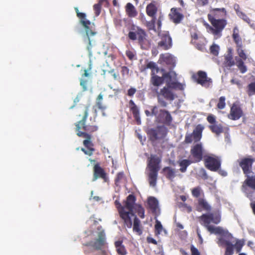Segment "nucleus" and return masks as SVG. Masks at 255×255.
<instances>
[{"instance_id":"nucleus-19","label":"nucleus","mask_w":255,"mask_h":255,"mask_svg":"<svg viewBox=\"0 0 255 255\" xmlns=\"http://www.w3.org/2000/svg\"><path fill=\"white\" fill-rule=\"evenodd\" d=\"M159 47L164 49H168L172 45V39L169 36L168 32H165L161 35V40L158 43Z\"/></svg>"},{"instance_id":"nucleus-44","label":"nucleus","mask_w":255,"mask_h":255,"mask_svg":"<svg viewBox=\"0 0 255 255\" xmlns=\"http://www.w3.org/2000/svg\"><path fill=\"white\" fill-rule=\"evenodd\" d=\"M202 189L200 186L196 187L191 190L192 195L193 197L198 198L201 194Z\"/></svg>"},{"instance_id":"nucleus-16","label":"nucleus","mask_w":255,"mask_h":255,"mask_svg":"<svg viewBox=\"0 0 255 255\" xmlns=\"http://www.w3.org/2000/svg\"><path fill=\"white\" fill-rule=\"evenodd\" d=\"M156 120L160 123L170 126L172 122V118L170 113L165 110L160 109Z\"/></svg>"},{"instance_id":"nucleus-27","label":"nucleus","mask_w":255,"mask_h":255,"mask_svg":"<svg viewBox=\"0 0 255 255\" xmlns=\"http://www.w3.org/2000/svg\"><path fill=\"white\" fill-rule=\"evenodd\" d=\"M169 16L172 20L175 23H179L183 18V14L178 12L175 8H171Z\"/></svg>"},{"instance_id":"nucleus-15","label":"nucleus","mask_w":255,"mask_h":255,"mask_svg":"<svg viewBox=\"0 0 255 255\" xmlns=\"http://www.w3.org/2000/svg\"><path fill=\"white\" fill-rule=\"evenodd\" d=\"M98 178H102L104 182H107L109 180L108 177L104 169L102 168L99 163L96 164L93 167V181H95Z\"/></svg>"},{"instance_id":"nucleus-20","label":"nucleus","mask_w":255,"mask_h":255,"mask_svg":"<svg viewBox=\"0 0 255 255\" xmlns=\"http://www.w3.org/2000/svg\"><path fill=\"white\" fill-rule=\"evenodd\" d=\"M106 237L104 231L100 232L98 233V238L95 240L92 246L97 250H102L105 246Z\"/></svg>"},{"instance_id":"nucleus-7","label":"nucleus","mask_w":255,"mask_h":255,"mask_svg":"<svg viewBox=\"0 0 255 255\" xmlns=\"http://www.w3.org/2000/svg\"><path fill=\"white\" fill-rule=\"evenodd\" d=\"M146 133L150 140L154 142L158 139L164 138L167 133V129L163 126H158L155 128L149 129Z\"/></svg>"},{"instance_id":"nucleus-36","label":"nucleus","mask_w":255,"mask_h":255,"mask_svg":"<svg viewBox=\"0 0 255 255\" xmlns=\"http://www.w3.org/2000/svg\"><path fill=\"white\" fill-rule=\"evenodd\" d=\"M136 213L140 218L143 219L144 218V209L141 205H135L133 208V212Z\"/></svg>"},{"instance_id":"nucleus-50","label":"nucleus","mask_w":255,"mask_h":255,"mask_svg":"<svg viewBox=\"0 0 255 255\" xmlns=\"http://www.w3.org/2000/svg\"><path fill=\"white\" fill-rule=\"evenodd\" d=\"M88 80L81 79L80 80V85L82 87L83 91L87 90Z\"/></svg>"},{"instance_id":"nucleus-22","label":"nucleus","mask_w":255,"mask_h":255,"mask_svg":"<svg viewBox=\"0 0 255 255\" xmlns=\"http://www.w3.org/2000/svg\"><path fill=\"white\" fill-rule=\"evenodd\" d=\"M243 115V111L241 108L236 105L234 104L231 108L229 118L233 120L239 119Z\"/></svg>"},{"instance_id":"nucleus-46","label":"nucleus","mask_w":255,"mask_h":255,"mask_svg":"<svg viewBox=\"0 0 255 255\" xmlns=\"http://www.w3.org/2000/svg\"><path fill=\"white\" fill-rule=\"evenodd\" d=\"M170 87L174 89H177L180 90L184 89V85L178 82H172Z\"/></svg>"},{"instance_id":"nucleus-5","label":"nucleus","mask_w":255,"mask_h":255,"mask_svg":"<svg viewBox=\"0 0 255 255\" xmlns=\"http://www.w3.org/2000/svg\"><path fill=\"white\" fill-rule=\"evenodd\" d=\"M80 23L82 24L84 28L85 31L83 35V39L85 42H88V45L87 47V49L89 51V54H91L92 51L91 49L92 47V42H95L94 40L92 38V37L95 36L97 33L93 31L88 26L91 24L92 22L89 20L85 19H81L80 20Z\"/></svg>"},{"instance_id":"nucleus-41","label":"nucleus","mask_w":255,"mask_h":255,"mask_svg":"<svg viewBox=\"0 0 255 255\" xmlns=\"http://www.w3.org/2000/svg\"><path fill=\"white\" fill-rule=\"evenodd\" d=\"M233 38L237 45V47L242 46V39L239 33L233 34Z\"/></svg>"},{"instance_id":"nucleus-57","label":"nucleus","mask_w":255,"mask_h":255,"mask_svg":"<svg viewBox=\"0 0 255 255\" xmlns=\"http://www.w3.org/2000/svg\"><path fill=\"white\" fill-rule=\"evenodd\" d=\"M128 37L130 39H131L132 40H136L137 39V34H136V31L135 32L130 31L128 33Z\"/></svg>"},{"instance_id":"nucleus-8","label":"nucleus","mask_w":255,"mask_h":255,"mask_svg":"<svg viewBox=\"0 0 255 255\" xmlns=\"http://www.w3.org/2000/svg\"><path fill=\"white\" fill-rule=\"evenodd\" d=\"M247 178L242 186V190L251 200L255 193V176L246 175Z\"/></svg>"},{"instance_id":"nucleus-40","label":"nucleus","mask_w":255,"mask_h":255,"mask_svg":"<svg viewBox=\"0 0 255 255\" xmlns=\"http://www.w3.org/2000/svg\"><path fill=\"white\" fill-rule=\"evenodd\" d=\"M163 230V228L160 222L158 220H156L155 224V235L157 236H158L160 234Z\"/></svg>"},{"instance_id":"nucleus-58","label":"nucleus","mask_w":255,"mask_h":255,"mask_svg":"<svg viewBox=\"0 0 255 255\" xmlns=\"http://www.w3.org/2000/svg\"><path fill=\"white\" fill-rule=\"evenodd\" d=\"M234 8L238 16H240L241 14V13H243L242 11H241L240 10V5L238 4H237V3L235 4L234 5Z\"/></svg>"},{"instance_id":"nucleus-47","label":"nucleus","mask_w":255,"mask_h":255,"mask_svg":"<svg viewBox=\"0 0 255 255\" xmlns=\"http://www.w3.org/2000/svg\"><path fill=\"white\" fill-rule=\"evenodd\" d=\"M211 222L218 224L221 221V216L220 215H214L213 214L211 213Z\"/></svg>"},{"instance_id":"nucleus-14","label":"nucleus","mask_w":255,"mask_h":255,"mask_svg":"<svg viewBox=\"0 0 255 255\" xmlns=\"http://www.w3.org/2000/svg\"><path fill=\"white\" fill-rule=\"evenodd\" d=\"M115 204L118 209L120 217L124 221V225L128 228H131L132 227V221L131 218H128V213L124 206H122L120 202L116 200Z\"/></svg>"},{"instance_id":"nucleus-42","label":"nucleus","mask_w":255,"mask_h":255,"mask_svg":"<svg viewBox=\"0 0 255 255\" xmlns=\"http://www.w3.org/2000/svg\"><path fill=\"white\" fill-rule=\"evenodd\" d=\"M219 49V46L215 43H213L210 48L211 53L215 56L218 55Z\"/></svg>"},{"instance_id":"nucleus-59","label":"nucleus","mask_w":255,"mask_h":255,"mask_svg":"<svg viewBox=\"0 0 255 255\" xmlns=\"http://www.w3.org/2000/svg\"><path fill=\"white\" fill-rule=\"evenodd\" d=\"M136 90L133 88H130L128 91V95L129 97H132L135 93Z\"/></svg>"},{"instance_id":"nucleus-33","label":"nucleus","mask_w":255,"mask_h":255,"mask_svg":"<svg viewBox=\"0 0 255 255\" xmlns=\"http://www.w3.org/2000/svg\"><path fill=\"white\" fill-rule=\"evenodd\" d=\"M133 231L136 232L138 235H141L142 233V230L140 228V221L136 216H135L133 220Z\"/></svg>"},{"instance_id":"nucleus-25","label":"nucleus","mask_w":255,"mask_h":255,"mask_svg":"<svg viewBox=\"0 0 255 255\" xmlns=\"http://www.w3.org/2000/svg\"><path fill=\"white\" fill-rule=\"evenodd\" d=\"M137 36H138V40L142 48L144 49V42L146 40L147 35L145 32L141 28L137 27L136 30Z\"/></svg>"},{"instance_id":"nucleus-9","label":"nucleus","mask_w":255,"mask_h":255,"mask_svg":"<svg viewBox=\"0 0 255 255\" xmlns=\"http://www.w3.org/2000/svg\"><path fill=\"white\" fill-rule=\"evenodd\" d=\"M205 166L212 171H217L220 169L221 161L220 157L215 155H205L204 157Z\"/></svg>"},{"instance_id":"nucleus-4","label":"nucleus","mask_w":255,"mask_h":255,"mask_svg":"<svg viewBox=\"0 0 255 255\" xmlns=\"http://www.w3.org/2000/svg\"><path fill=\"white\" fill-rule=\"evenodd\" d=\"M209 20L212 26L209 24H206V28L214 36V39H217L222 36V31L227 24V21L224 19H216L211 14L208 15Z\"/></svg>"},{"instance_id":"nucleus-38","label":"nucleus","mask_w":255,"mask_h":255,"mask_svg":"<svg viewBox=\"0 0 255 255\" xmlns=\"http://www.w3.org/2000/svg\"><path fill=\"white\" fill-rule=\"evenodd\" d=\"M237 48V52L241 58V59L238 61V64H244L243 60H245L247 59V55L244 50L242 49V47H238Z\"/></svg>"},{"instance_id":"nucleus-21","label":"nucleus","mask_w":255,"mask_h":255,"mask_svg":"<svg viewBox=\"0 0 255 255\" xmlns=\"http://www.w3.org/2000/svg\"><path fill=\"white\" fill-rule=\"evenodd\" d=\"M196 210L199 212L205 211L210 212L212 210V207L206 199L199 198L197 200V203L196 205Z\"/></svg>"},{"instance_id":"nucleus-63","label":"nucleus","mask_w":255,"mask_h":255,"mask_svg":"<svg viewBox=\"0 0 255 255\" xmlns=\"http://www.w3.org/2000/svg\"><path fill=\"white\" fill-rule=\"evenodd\" d=\"M77 15L78 17H79L81 19H86V13H85L78 12H77Z\"/></svg>"},{"instance_id":"nucleus-43","label":"nucleus","mask_w":255,"mask_h":255,"mask_svg":"<svg viewBox=\"0 0 255 255\" xmlns=\"http://www.w3.org/2000/svg\"><path fill=\"white\" fill-rule=\"evenodd\" d=\"M232 49L229 48L228 50V54L225 56V59L228 64H235L234 61H232Z\"/></svg>"},{"instance_id":"nucleus-39","label":"nucleus","mask_w":255,"mask_h":255,"mask_svg":"<svg viewBox=\"0 0 255 255\" xmlns=\"http://www.w3.org/2000/svg\"><path fill=\"white\" fill-rule=\"evenodd\" d=\"M247 93L250 97L255 95V82H252L248 85Z\"/></svg>"},{"instance_id":"nucleus-2","label":"nucleus","mask_w":255,"mask_h":255,"mask_svg":"<svg viewBox=\"0 0 255 255\" xmlns=\"http://www.w3.org/2000/svg\"><path fill=\"white\" fill-rule=\"evenodd\" d=\"M77 110L79 112L77 116L82 119L75 124L76 134L79 137L85 138L83 141V144L87 149L82 148L81 150L85 154L91 156L95 151L94 143L92 141V136L91 133L97 131L98 127L96 125L86 124L89 114L88 106L84 105L78 107Z\"/></svg>"},{"instance_id":"nucleus-10","label":"nucleus","mask_w":255,"mask_h":255,"mask_svg":"<svg viewBox=\"0 0 255 255\" xmlns=\"http://www.w3.org/2000/svg\"><path fill=\"white\" fill-rule=\"evenodd\" d=\"M205 149L202 142L196 143L194 144L190 149V159L193 162L197 163L203 159L205 155H204Z\"/></svg>"},{"instance_id":"nucleus-48","label":"nucleus","mask_w":255,"mask_h":255,"mask_svg":"<svg viewBox=\"0 0 255 255\" xmlns=\"http://www.w3.org/2000/svg\"><path fill=\"white\" fill-rule=\"evenodd\" d=\"M155 21L156 17H153V18H152L151 21L148 23V27L150 30H153L155 31Z\"/></svg>"},{"instance_id":"nucleus-37","label":"nucleus","mask_w":255,"mask_h":255,"mask_svg":"<svg viewBox=\"0 0 255 255\" xmlns=\"http://www.w3.org/2000/svg\"><path fill=\"white\" fill-rule=\"evenodd\" d=\"M81 76L82 77H88L92 73V65H88L87 67H85L81 70Z\"/></svg>"},{"instance_id":"nucleus-54","label":"nucleus","mask_w":255,"mask_h":255,"mask_svg":"<svg viewBox=\"0 0 255 255\" xmlns=\"http://www.w3.org/2000/svg\"><path fill=\"white\" fill-rule=\"evenodd\" d=\"M238 16L240 17L241 18H242L243 20H244L247 23H248L249 24L250 23V22H251L250 19L249 18V17H248L247 16V15L245 13L243 12L242 13H241V14L240 16Z\"/></svg>"},{"instance_id":"nucleus-52","label":"nucleus","mask_w":255,"mask_h":255,"mask_svg":"<svg viewBox=\"0 0 255 255\" xmlns=\"http://www.w3.org/2000/svg\"><path fill=\"white\" fill-rule=\"evenodd\" d=\"M158 108L157 106H153L151 108V114L152 116H155L156 119L157 118V116L159 114L158 113Z\"/></svg>"},{"instance_id":"nucleus-24","label":"nucleus","mask_w":255,"mask_h":255,"mask_svg":"<svg viewBox=\"0 0 255 255\" xmlns=\"http://www.w3.org/2000/svg\"><path fill=\"white\" fill-rule=\"evenodd\" d=\"M163 82L164 79L162 76L160 77L156 75V74H153V73L151 72L150 83L154 87V88L151 87V89L153 88H158V87L162 84Z\"/></svg>"},{"instance_id":"nucleus-31","label":"nucleus","mask_w":255,"mask_h":255,"mask_svg":"<svg viewBox=\"0 0 255 255\" xmlns=\"http://www.w3.org/2000/svg\"><path fill=\"white\" fill-rule=\"evenodd\" d=\"M194 163L193 160L190 159H183L178 161V164L180 167V171L184 173L186 171L187 168L191 163Z\"/></svg>"},{"instance_id":"nucleus-18","label":"nucleus","mask_w":255,"mask_h":255,"mask_svg":"<svg viewBox=\"0 0 255 255\" xmlns=\"http://www.w3.org/2000/svg\"><path fill=\"white\" fill-rule=\"evenodd\" d=\"M135 201L136 198L133 194H129L127 197V200L125 201L124 207L125 209H127L128 210V211L127 212L128 213V218H130V216H134V214L133 213V208L135 205H136L135 203Z\"/></svg>"},{"instance_id":"nucleus-55","label":"nucleus","mask_w":255,"mask_h":255,"mask_svg":"<svg viewBox=\"0 0 255 255\" xmlns=\"http://www.w3.org/2000/svg\"><path fill=\"white\" fill-rule=\"evenodd\" d=\"M191 252L192 255H200L198 249L193 245L191 246Z\"/></svg>"},{"instance_id":"nucleus-30","label":"nucleus","mask_w":255,"mask_h":255,"mask_svg":"<svg viewBox=\"0 0 255 255\" xmlns=\"http://www.w3.org/2000/svg\"><path fill=\"white\" fill-rule=\"evenodd\" d=\"M157 11V8L153 2L148 4L146 7V11L147 14L151 17L152 18L155 17V15Z\"/></svg>"},{"instance_id":"nucleus-60","label":"nucleus","mask_w":255,"mask_h":255,"mask_svg":"<svg viewBox=\"0 0 255 255\" xmlns=\"http://www.w3.org/2000/svg\"><path fill=\"white\" fill-rule=\"evenodd\" d=\"M146 240H147V242L149 244L151 243V244H153L155 245H157V241L155 239H154L153 238H152L151 237H147L146 238Z\"/></svg>"},{"instance_id":"nucleus-28","label":"nucleus","mask_w":255,"mask_h":255,"mask_svg":"<svg viewBox=\"0 0 255 255\" xmlns=\"http://www.w3.org/2000/svg\"><path fill=\"white\" fill-rule=\"evenodd\" d=\"M160 59L165 64H176L177 60L176 58L173 55L169 53H165L161 56Z\"/></svg>"},{"instance_id":"nucleus-35","label":"nucleus","mask_w":255,"mask_h":255,"mask_svg":"<svg viewBox=\"0 0 255 255\" xmlns=\"http://www.w3.org/2000/svg\"><path fill=\"white\" fill-rule=\"evenodd\" d=\"M209 128L212 132L219 135L223 132V128L221 124H213L209 126Z\"/></svg>"},{"instance_id":"nucleus-61","label":"nucleus","mask_w":255,"mask_h":255,"mask_svg":"<svg viewBox=\"0 0 255 255\" xmlns=\"http://www.w3.org/2000/svg\"><path fill=\"white\" fill-rule=\"evenodd\" d=\"M201 172H202L201 177L204 180L208 179V175L206 170L204 169H202L201 170Z\"/></svg>"},{"instance_id":"nucleus-53","label":"nucleus","mask_w":255,"mask_h":255,"mask_svg":"<svg viewBox=\"0 0 255 255\" xmlns=\"http://www.w3.org/2000/svg\"><path fill=\"white\" fill-rule=\"evenodd\" d=\"M101 4L100 3H96L94 5V9L96 11V15H99L101 11Z\"/></svg>"},{"instance_id":"nucleus-1","label":"nucleus","mask_w":255,"mask_h":255,"mask_svg":"<svg viewBox=\"0 0 255 255\" xmlns=\"http://www.w3.org/2000/svg\"><path fill=\"white\" fill-rule=\"evenodd\" d=\"M199 220L211 234L219 235L217 243L220 247H225L224 255H233L234 249L237 253H240L244 245V242L238 239L234 240L233 235L227 230L221 227L210 225L211 223V214H204L199 217Z\"/></svg>"},{"instance_id":"nucleus-51","label":"nucleus","mask_w":255,"mask_h":255,"mask_svg":"<svg viewBox=\"0 0 255 255\" xmlns=\"http://www.w3.org/2000/svg\"><path fill=\"white\" fill-rule=\"evenodd\" d=\"M124 178V173L123 172H119L117 174L115 179V184H118L122 179Z\"/></svg>"},{"instance_id":"nucleus-29","label":"nucleus","mask_w":255,"mask_h":255,"mask_svg":"<svg viewBox=\"0 0 255 255\" xmlns=\"http://www.w3.org/2000/svg\"><path fill=\"white\" fill-rule=\"evenodd\" d=\"M115 246L117 253L120 255H126L127 252L125 246L123 244V241H117L115 242Z\"/></svg>"},{"instance_id":"nucleus-45","label":"nucleus","mask_w":255,"mask_h":255,"mask_svg":"<svg viewBox=\"0 0 255 255\" xmlns=\"http://www.w3.org/2000/svg\"><path fill=\"white\" fill-rule=\"evenodd\" d=\"M226 98L224 96H222L219 98V102L217 104V108L219 109H223L226 106V103H225Z\"/></svg>"},{"instance_id":"nucleus-49","label":"nucleus","mask_w":255,"mask_h":255,"mask_svg":"<svg viewBox=\"0 0 255 255\" xmlns=\"http://www.w3.org/2000/svg\"><path fill=\"white\" fill-rule=\"evenodd\" d=\"M231 83L232 84H236L239 89L242 88V84L241 81L239 79L233 78L231 80Z\"/></svg>"},{"instance_id":"nucleus-26","label":"nucleus","mask_w":255,"mask_h":255,"mask_svg":"<svg viewBox=\"0 0 255 255\" xmlns=\"http://www.w3.org/2000/svg\"><path fill=\"white\" fill-rule=\"evenodd\" d=\"M162 172L166 178L170 181H172L176 176V170L175 169L169 166L164 167L162 169Z\"/></svg>"},{"instance_id":"nucleus-62","label":"nucleus","mask_w":255,"mask_h":255,"mask_svg":"<svg viewBox=\"0 0 255 255\" xmlns=\"http://www.w3.org/2000/svg\"><path fill=\"white\" fill-rule=\"evenodd\" d=\"M238 66L242 73H244L247 71L245 65H238Z\"/></svg>"},{"instance_id":"nucleus-23","label":"nucleus","mask_w":255,"mask_h":255,"mask_svg":"<svg viewBox=\"0 0 255 255\" xmlns=\"http://www.w3.org/2000/svg\"><path fill=\"white\" fill-rule=\"evenodd\" d=\"M130 105V110L132 112L133 118H134L137 125H139L141 124V120L139 110L132 100H130L129 102Z\"/></svg>"},{"instance_id":"nucleus-32","label":"nucleus","mask_w":255,"mask_h":255,"mask_svg":"<svg viewBox=\"0 0 255 255\" xmlns=\"http://www.w3.org/2000/svg\"><path fill=\"white\" fill-rule=\"evenodd\" d=\"M147 204L153 213L156 212L158 207V201L155 198L153 197H149L147 200Z\"/></svg>"},{"instance_id":"nucleus-34","label":"nucleus","mask_w":255,"mask_h":255,"mask_svg":"<svg viewBox=\"0 0 255 255\" xmlns=\"http://www.w3.org/2000/svg\"><path fill=\"white\" fill-rule=\"evenodd\" d=\"M126 12L129 17H135L137 15L135 8L131 3H128L126 6Z\"/></svg>"},{"instance_id":"nucleus-64","label":"nucleus","mask_w":255,"mask_h":255,"mask_svg":"<svg viewBox=\"0 0 255 255\" xmlns=\"http://www.w3.org/2000/svg\"><path fill=\"white\" fill-rule=\"evenodd\" d=\"M96 105L98 108L100 110H105L106 107L103 106L102 103L101 101H97Z\"/></svg>"},{"instance_id":"nucleus-6","label":"nucleus","mask_w":255,"mask_h":255,"mask_svg":"<svg viewBox=\"0 0 255 255\" xmlns=\"http://www.w3.org/2000/svg\"><path fill=\"white\" fill-rule=\"evenodd\" d=\"M152 91L156 93L158 103L162 107H166L167 103L161 97L169 101H173L175 99L174 94L168 87H163L160 92H158V88H153Z\"/></svg>"},{"instance_id":"nucleus-11","label":"nucleus","mask_w":255,"mask_h":255,"mask_svg":"<svg viewBox=\"0 0 255 255\" xmlns=\"http://www.w3.org/2000/svg\"><path fill=\"white\" fill-rule=\"evenodd\" d=\"M204 127L202 125H198L193 130L192 133L186 134L184 142L187 144L191 143L193 141L199 143L202 136V132Z\"/></svg>"},{"instance_id":"nucleus-12","label":"nucleus","mask_w":255,"mask_h":255,"mask_svg":"<svg viewBox=\"0 0 255 255\" xmlns=\"http://www.w3.org/2000/svg\"><path fill=\"white\" fill-rule=\"evenodd\" d=\"M192 80L197 84L205 88H209L212 83V79L207 77V73L203 71H199L192 75Z\"/></svg>"},{"instance_id":"nucleus-13","label":"nucleus","mask_w":255,"mask_h":255,"mask_svg":"<svg viewBox=\"0 0 255 255\" xmlns=\"http://www.w3.org/2000/svg\"><path fill=\"white\" fill-rule=\"evenodd\" d=\"M146 66L147 68L152 70L153 74H161L163 79L166 80L167 82H170L176 78V74L173 71L166 72L163 69H159L157 65H146Z\"/></svg>"},{"instance_id":"nucleus-56","label":"nucleus","mask_w":255,"mask_h":255,"mask_svg":"<svg viewBox=\"0 0 255 255\" xmlns=\"http://www.w3.org/2000/svg\"><path fill=\"white\" fill-rule=\"evenodd\" d=\"M207 120L209 123L212 124L213 125L215 124L216 123L215 117L212 115L208 116L207 117Z\"/></svg>"},{"instance_id":"nucleus-3","label":"nucleus","mask_w":255,"mask_h":255,"mask_svg":"<svg viewBox=\"0 0 255 255\" xmlns=\"http://www.w3.org/2000/svg\"><path fill=\"white\" fill-rule=\"evenodd\" d=\"M161 161V158L156 155L151 154L148 159L147 167L149 169L148 180L151 186L154 187L156 186Z\"/></svg>"},{"instance_id":"nucleus-17","label":"nucleus","mask_w":255,"mask_h":255,"mask_svg":"<svg viewBox=\"0 0 255 255\" xmlns=\"http://www.w3.org/2000/svg\"><path fill=\"white\" fill-rule=\"evenodd\" d=\"M254 159L252 158H243L239 162V165L242 168L246 175H249L252 171V167Z\"/></svg>"}]
</instances>
